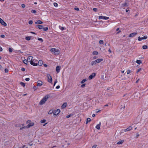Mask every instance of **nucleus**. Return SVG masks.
<instances>
[{
  "instance_id": "1",
  "label": "nucleus",
  "mask_w": 148,
  "mask_h": 148,
  "mask_svg": "<svg viewBox=\"0 0 148 148\" xmlns=\"http://www.w3.org/2000/svg\"><path fill=\"white\" fill-rule=\"evenodd\" d=\"M49 97V96L48 95H45L40 101L39 104L40 105H42L44 104L47 101Z\"/></svg>"
},
{
  "instance_id": "2",
  "label": "nucleus",
  "mask_w": 148,
  "mask_h": 148,
  "mask_svg": "<svg viewBox=\"0 0 148 148\" xmlns=\"http://www.w3.org/2000/svg\"><path fill=\"white\" fill-rule=\"evenodd\" d=\"M47 81L48 82L50 83H51L52 81V79L51 76L49 74H48L47 75Z\"/></svg>"
},
{
  "instance_id": "3",
  "label": "nucleus",
  "mask_w": 148,
  "mask_h": 148,
  "mask_svg": "<svg viewBox=\"0 0 148 148\" xmlns=\"http://www.w3.org/2000/svg\"><path fill=\"white\" fill-rule=\"evenodd\" d=\"M60 110L59 109H57V110H55L53 111V115L55 116H57L58 114L60 113Z\"/></svg>"
},
{
  "instance_id": "4",
  "label": "nucleus",
  "mask_w": 148,
  "mask_h": 148,
  "mask_svg": "<svg viewBox=\"0 0 148 148\" xmlns=\"http://www.w3.org/2000/svg\"><path fill=\"white\" fill-rule=\"evenodd\" d=\"M109 19V17H106L105 16H99V19H104L105 20H108Z\"/></svg>"
},
{
  "instance_id": "5",
  "label": "nucleus",
  "mask_w": 148,
  "mask_h": 148,
  "mask_svg": "<svg viewBox=\"0 0 148 148\" xmlns=\"http://www.w3.org/2000/svg\"><path fill=\"white\" fill-rule=\"evenodd\" d=\"M147 38V36H145L143 37L140 38V36L138 38V40L139 41H141L143 40L146 39Z\"/></svg>"
},
{
  "instance_id": "6",
  "label": "nucleus",
  "mask_w": 148,
  "mask_h": 148,
  "mask_svg": "<svg viewBox=\"0 0 148 148\" xmlns=\"http://www.w3.org/2000/svg\"><path fill=\"white\" fill-rule=\"evenodd\" d=\"M96 75V73H92L91 75H90L89 77H88V79L89 80H90L92 79L93 77H94Z\"/></svg>"
},
{
  "instance_id": "7",
  "label": "nucleus",
  "mask_w": 148,
  "mask_h": 148,
  "mask_svg": "<svg viewBox=\"0 0 148 148\" xmlns=\"http://www.w3.org/2000/svg\"><path fill=\"white\" fill-rule=\"evenodd\" d=\"M0 23L1 24L4 26L7 25V24L4 21L0 18Z\"/></svg>"
},
{
  "instance_id": "8",
  "label": "nucleus",
  "mask_w": 148,
  "mask_h": 148,
  "mask_svg": "<svg viewBox=\"0 0 148 148\" xmlns=\"http://www.w3.org/2000/svg\"><path fill=\"white\" fill-rule=\"evenodd\" d=\"M137 34V32H134L130 34L129 36V37H133L135 36Z\"/></svg>"
},
{
  "instance_id": "9",
  "label": "nucleus",
  "mask_w": 148,
  "mask_h": 148,
  "mask_svg": "<svg viewBox=\"0 0 148 148\" xmlns=\"http://www.w3.org/2000/svg\"><path fill=\"white\" fill-rule=\"evenodd\" d=\"M34 123H30L27 125L26 126V128H29L31 126H33L34 125Z\"/></svg>"
},
{
  "instance_id": "10",
  "label": "nucleus",
  "mask_w": 148,
  "mask_h": 148,
  "mask_svg": "<svg viewBox=\"0 0 148 148\" xmlns=\"http://www.w3.org/2000/svg\"><path fill=\"white\" fill-rule=\"evenodd\" d=\"M42 85V82L40 80H38L37 83V85L38 86H40Z\"/></svg>"
},
{
  "instance_id": "11",
  "label": "nucleus",
  "mask_w": 148,
  "mask_h": 148,
  "mask_svg": "<svg viewBox=\"0 0 148 148\" xmlns=\"http://www.w3.org/2000/svg\"><path fill=\"white\" fill-rule=\"evenodd\" d=\"M61 68V66H58L56 68V71L57 73H59L60 71V70Z\"/></svg>"
},
{
  "instance_id": "12",
  "label": "nucleus",
  "mask_w": 148,
  "mask_h": 148,
  "mask_svg": "<svg viewBox=\"0 0 148 148\" xmlns=\"http://www.w3.org/2000/svg\"><path fill=\"white\" fill-rule=\"evenodd\" d=\"M132 127L131 126H129L128 128L124 130V131L125 132L130 131L132 129Z\"/></svg>"
},
{
  "instance_id": "13",
  "label": "nucleus",
  "mask_w": 148,
  "mask_h": 148,
  "mask_svg": "<svg viewBox=\"0 0 148 148\" xmlns=\"http://www.w3.org/2000/svg\"><path fill=\"white\" fill-rule=\"evenodd\" d=\"M33 58V57L31 56H28L27 58V60L28 62H30L32 60V59Z\"/></svg>"
},
{
  "instance_id": "14",
  "label": "nucleus",
  "mask_w": 148,
  "mask_h": 148,
  "mask_svg": "<svg viewBox=\"0 0 148 148\" xmlns=\"http://www.w3.org/2000/svg\"><path fill=\"white\" fill-rule=\"evenodd\" d=\"M30 63L31 65H33L34 66H37L38 65V64L37 63H35L33 62V61H31L30 62Z\"/></svg>"
},
{
  "instance_id": "15",
  "label": "nucleus",
  "mask_w": 148,
  "mask_h": 148,
  "mask_svg": "<svg viewBox=\"0 0 148 148\" xmlns=\"http://www.w3.org/2000/svg\"><path fill=\"white\" fill-rule=\"evenodd\" d=\"M121 5H122V6L123 7H127L128 6V5L127 4V3H122Z\"/></svg>"
},
{
  "instance_id": "16",
  "label": "nucleus",
  "mask_w": 148,
  "mask_h": 148,
  "mask_svg": "<svg viewBox=\"0 0 148 148\" xmlns=\"http://www.w3.org/2000/svg\"><path fill=\"white\" fill-rule=\"evenodd\" d=\"M97 63L96 62V60H95V61H92V62H91V63H90V65L92 66H93V65L96 64Z\"/></svg>"
},
{
  "instance_id": "17",
  "label": "nucleus",
  "mask_w": 148,
  "mask_h": 148,
  "mask_svg": "<svg viewBox=\"0 0 148 148\" xmlns=\"http://www.w3.org/2000/svg\"><path fill=\"white\" fill-rule=\"evenodd\" d=\"M43 23V22L40 20H38L37 22H35L36 24H41Z\"/></svg>"
},
{
  "instance_id": "18",
  "label": "nucleus",
  "mask_w": 148,
  "mask_h": 148,
  "mask_svg": "<svg viewBox=\"0 0 148 148\" xmlns=\"http://www.w3.org/2000/svg\"><path fill=\"white\" fill-rule=\"evenodd\" d=\"M101 123L100 122L99 123L97 124L96 126V128L98 130H99L100 127Z\"/></svg>"
},
{
  "instance_id": "19",
  "label": "nucleus",
  "mask_w": 148,
  "mask_h": 148,
  "mask_svg": "<svg viewBox=\"0 0 148 148\" xmlns=\"http://www.w3.org/2000/svg\"><path fill=\"white\" fill-rule=\"evenodd\" d=\"M37 64L39 66H41L43 62L41 60H39Z\"/></svg>"
},
{
  "instance_id": "20",
  "label": "nucleus",
  "mask_w": 148,
  "mask_h": 148,
  "mask_svg": "<svg viewBox=\"0 0 148 148\" xmlns=\"http://www.w3.org/2000/svg\"><path fill=\"white\" fill-rule=\"evenodd\" d=\"M103 59L102 58H101L100 59H97L96 60V62L97 63H99L103 61Z\"/></svg>"
},
{
  "instance_id": "21",
  "label": "nucleus",
  "mask_w": 148,
  "mask_h": 148,
  "mask_svg": "<svg viewBox=\"0 0 148 148\" xmlns=\"http://www.w3.org/2000/svg\"><path fill=\"white\" fill-rule=\"evenodd\" d=\"M54 53L56 55H58L60 53V51L57 49Z\"/></svg>"
},
{
  "instance_id": "22",
  "label": "nucleus",
  "mask_w": 148,
  "mask_h": 148,
  "mask_svg": "<svg viewBox=\"0 0 148 148\" xmlns=\"http://www.w3.org/2000/svg\"><path fill=\"white\" fill-rule=\"evenodd\" d=\"M31 37V36H27L25 37V39L26 40L29 41L30 40Z\"/></svg>"
},
{
  "instance_id": "23",
  "label": "nucleus",
  "mask_w": 148,
  "mask_h": 148,
  "mask_svg": "<svg viewBox=\"0 0 148 148\" xmlns=\"http://www.w3.org/2000/svg\"><path fill=\"white\" fill-rule=\"evenodd\" d=\"M66 103H64L62 105V108H65L66 106Z\"/></svg>"
},
{
  "instance_id": "24",
  "label": "nucleus",
  "mask_w": 148,
  "mask_h": 148,
  "mask_svg": "<svg viewBox=\"0 0 148 148\" xmlns=\"http://www.w3.org/2000/svg\"><path fill=\"white\" fill-rule=\"evenodd\" d=\"M124 142L123 140H121L117 142V144L119 145L121 144Z\"/></svg>"
},
{
  "instance_id": "25",
  "label": "nucleus",
  "mask_w": 148,
  "mask_h": 148,
  "mask_svg": "<svg viewBox=\"0 0 148 148\" xmlns=\"http://www.w3.org/2000/svg\"><path fill=\"white\" fill-rule=\"evenodd\" d=\"M44 31H46L48 29V28L47 27H43L42 29Z\"/></svg>"
},
{
  "instance_id": "26",
  "label": "nucleus",
  "mask_w": 148,
  "mask_h": 148,
  "mask_svg": "<svg viewBox=\"0 0 148 148\" xmlns=\"http://www.w3.org/2000/svg\"><path fill=\"white\" fill-rule=\"evenodd\" d=\"M98 54V53L97 51H94L92 52L93 55H97Z\"/></svg>"
},
{
  "instance_id": "27",
  "label": "nucleus",
  "mask_w": 148,
  "mask_h": 148,
  "mask_svg": "<svg viewBox=\"0 0 148 148\" xmlns=\"http://www.w3.org/2000/svg\"><path fill=\"white\" fill-rule=\"evenodd\" d=\"M136 62L137 64H140L142 63V61L141 60H137L136 61Z\"/></svg>"
},
{
  "instance_id": "28",
  "label": "nucleus",
  "mask_w": 148,
  "mask_h": 148,
  "mask_svg": "<svg viewBox=\"0 0 148 148\" xmlns=\"http://www.w3.org/2000/svg\"><path fill=\"white\" fill-rule=\"evenodd\" d=\"M91 121V119L90 118H88L87 119L86 121V124H87L88 122H90Z\"/></svg>"
},
{
  "instance_id": "29",
  "label": "nucleus",
  "mask_w": 148,
  "mask_h": 148,
  "mask_svg": "<svg viewBox=\"0 0 148 148\" xmlns=\"http://www.w3.org/2000/svg\"><path fill=\"white\" fill-rule=\"evenodd\" d=\"M38 40L39 41H40V42L41 43L43 41V39L42 38H38Z\"/></svg>"
},
{
  "instance_id": "30",
  "label": "nucleus",
  "mask_w": 148,
  "mask_h": 148,
  "mask_svg": "<svg viewBox=\"0 0 148 148\" xmlns=\"http://www.w3.org/2000/svg\"><path fill=\"white\" fill-rule=\"evenodd\" d=\"M56 48H52L51 49V51L52 52H54V53L56 51Z\"/></svg>"
},
{
  "instance_id": "31",
  "label": "nucleus",
  "mask_w": 148,
  "mask_h": 148,
  "mask_svg": "<svg viewBox=\"0 0 148 148\" xmlns=\"http://www.w3.org/2000/svg\"><path fill=\"white\" fill-rule=\"evenodd\" d=\"M23 62L24 64H26V65H27V63L28 62L27 60L25 59L23 61Z\"/></svg>"
},
{
  "instance_id": "32",
  "label": "nucleus",
  "mask_w": 148,
  "mask_h": 148,
  "mask_svg": "<svg viewBox=\"0 0 148 148\" xmlns=\"http://www.w3.org/2000/svg\"><path fill=\"white\" fill-rule=\"evenodd\" d=\"M148 47L146 45H144L143 46V49H147Z\"/></svg>"
},
{
  "instance_id": "33",
  "label": "nucleus",
  "mask_w": 148,
  "mask_h": 148,
  "mask_svg": "<svg viewBox=\"0 0 148 148\" xmlns=\"http://www.w3.org/2000/svg\"><path fill=\"white\" fill-rule=\"evenodd\" d=\"M20 84L23 87L25 86V84L23 82H21Z\"/></svg>"
},
{
  "instance_id": "34",
  "label": "nucleus",
  "mask_w": 148,
  "mask_h": 148,
  "mask_svg": "<svg viewBox=\"0 0 148 148\" xmlns=\"http://www.w3.org/2000/svg\"><path fill=\"white\" fill-rule=\"evenodd\" d=\"M87 81L86 79H84L81 82V83L82 84H84L86 81Z\"/></svg>"
},
{
  "instance_id": "35",
  "label": "nucleus",
  "mask_w": 148,
  "mask_h": 148,
  "mask_svg": "<svg viewBox=\"0 0 148 148\" xmlns=\"http://www.w3.org/2000/svg\"><path fill=\"white\" fill-rule=\"evenodd\" d=\"M59 28L62 30H64V29H65V27H62L61 26H59Z\"/></svg>"
},
{
  "instance_id": "36",
  "label": "nucleus",
  "mask_w": 148,
  "mask_h": 148,
  "mask_svg": "<svg viewBox=\"0 0 148 148\" xmlns=\"http://www.w3.org/2000/svg\"><path fill=\"white\" fill-rule=\"evenodd\" d=\"M53 111L51 110L48 112V114H51L52 113H53Z\"/></svg>"
},
{
  "instance_id": "37",
  "label": "nucleus",
  "mask_w": 148,
  "mask_h": 148,
  "mask_svg": "<svg viewBox=\"0 0 148 148\" xmlns=\"http://www.w3.org/2000/svg\"><path fill=\"white\" fill-rule=\"evenodd\" d=\"M43 27V26L42 25H39V26H38V29H39L41 30L42 29Z\"/></svg>"
},
{
  "instance_id": "38",
  "label": "nucleus",
  "mask_w": 148,
  "mask_h": 148,
  "mask_svg": "<svg viewBox=\"0 0 148 148\" xmlns=\"http://www.w3.org/2000/svg\"><path fill=\"white\" fill-rule=\"evenodd\" d=\"M54 6L56 7H57L58 6V3H56L55 2L53 3Z\"/></svg>"
},
{
  "instance_id": "39",
  "label": "nucleus",
  "mask_w": 148,
  "mask_h": 148,
  "mask_svg": "<svg viewBox=\"0 0 148 148\" xmlns=\"http://www.w3.org/2000/svg\"><path fill=\"white\" fill-rule=\"evenodd\" d=\"M31 12L32 13H33L34 14H36V13L37 12L36 10H32L31 11Z\"/></svg>"
},
{
  "instance_id": "40",
  "label": "nucleus",
  "mask_w": 148,
  "mask_h": 148,
  "mask_svg": "<svg viewBox=\"0 0 148 148\" xmlns=\"http://www.w3.org/2000/svg\"><path fill=\"white\" fill-rule=\"evenodd\" d=\"M46 121V120L45 119H43L40 122L41 123H44Z\"/></svg>"
},
{
  "instance_id": "41",
  "label": "nucleus",
  "mask_w": 148,
  "mask_h": 148,
  "mask_svg": "<svg viewBox=\"0 0 148 148\" xmlns=\"http://www.w3.org/2000/svg\"><path fill=\"white\" fill-rule=\"evenodd\" d=\"M8 50L9 52L10 53H11L12 52V49L11 48H9Z\"/></svg>"
},
{
  "instance_id": "42",
  "label": "nucleus",
  "mask_w": 148,
  "mask_h": 148,
  "mask_svg": "<svg viewBox=\"0 0 148 148\" xmlns=\"http://www.w3.org/2000/svg\"><path fill=\"white\" fill-rule=\"evenodd\" d=\"M103 41L102 40H100L99 41V43L100 44H102L103 43Z\"/></svg>"
},
{
  "instance_id": "43",
  "label": "nucleus",
  "mask_w": 148,
  "mask_h": 148,
  "mask_svg": "<svg viewBox=\"0 0 148 148\" xmlns=\"http://www.w3.org/2000/svg\"><path fill=\"white\" fill-rule=\"evenodd\" d=\"M141 70V68H139L137 71L136 73H138L139 71H140Z\"/></svg>"
},
{
  "instance_id": "44",
  "label": "nucleus",
  "mask_w": 148,
  "mask_h": 148,
  "mask_svg": "<svg viewBox=\"0 0 148 148\" xmlns=\"http://www.w3.org/2000/svg\"><path fill=\"white\" fill-rule=\"evenodd\" d=\"M29 24L30 25H31L33 23V21L32 20H30L29 21Z\"/></svg>"
},
{
  "instance_id": "45",
  "label": "nucleus",
  "mask_w": 148,
  "mask_h": 148,
  "mask_svg": "<svg viewBox=\"0 0 148 148\" xmlns=\"http://www.w3.org/2000/svg\"><path fill=\"white\" fill-rule=\"evenodd\" d=\"M25 128H26V126H24L23 127H21V128H20V130H22Z\"/></svg>"
},
{
  "instance_id": "46",
  "label": "nucleus",
  "mask_w": 148,
  "mask_h": 148,
  "mask_svg": "<svg viewBox=\"0 0 148 148\" xmlns=\"http://www.w3.org/2000/svg\"><path fill=\"white\" fill-rule=\"evenodd\" d=\"M131 72V71L130 70H128L127 72V74H129Z\"/></svg>"
},
{
  "instance_id": "47",
  "label": "nucleus",
  "mask_w": 148,
  "mask_h": 148,
  "mask_svg": "<svg viewBox=\"0 0 148 148\" xmlns=\"http://www.w3.org/2000/svg\"><path fill=\"white\" fill-rule=\"evenodd\" d=\"M93 10L95 12H97V9L95 8H93Z\"/></svg>"
},
{
  "instance_id": "48",
  "label": "nucleus",
  "mask_w": 148,
  "mask_h": 148,
  "mask_svg": "<svg viewBox=\"0 0 148 148\" xmlns=\"http://www.w3.org/2000/svg\"><path fill=\"white\" fill-rule=\"evenodd\" d=\"M5 73H8V69L5 68Z\"/></svg>"
},
{
  "instance_id": "49",
  "label": "nucleus",
  "mask_w": 148,
  "mask_h": 148,
  "mask_svg": "<svg viewBox=\"0 0 148 148\" xmlns=\"http://www.w3.org/2000/svg\"><path fill=\"white\" fill-rule=\"evenodd\" d=\"M33 89H34V90H36L37 88V87L36 86H34L33 87Z\"/></svg>"
},
{
  "instance_id": "50",
  "label": "nucleus",
  "mask_w": 148,
  "mask_h": 148,
  "mask_svg": "<svg viewBox=\"0 0 148 148\" xmlns=\"http://www.w3.org/2000/svg\"><path fill=\"white\" fill-rule=\"evenodd\" d=\"M86 85V84H82L81 85V86L82 88H84Z\"/></svg>"
},
{
  "instance_id": "51",
  "label": "nucleus",
  "mask_w": 148,
  "mask_h": 148,
  "mask_svg": "<svg viewBox=\"0 0 148 148\" xmlns=\"http://www.w3.org/2000/svg\"><path fill=\"white\" fill-rule=\"evenodd\" d=\"M25 81H29V80H30V79L29 78H26L25 79Z\"/></svg>"
},
{
  "instance_id": "52",
  "label": "nucleus",
  "mask_w": 148,
  "mask_h": 148,
  "mask_svg": "<svg viewBox=\"0 0 148 148\" xmlns=\"http://www.w3.org/2000/svg\"><path fill=\"white\" fill-rule=\"evenodd\" d=\"M74 10H77V11H79V9L78 8H74Z\"/></svg>"
},
{
  "instance_id": "53",
  "label": "nucleus",
  "mask_w": 148,
  "mask_h": 148,
  "mask_svg": "<svg viewBox=\"0 0 148 148\" xmlns=\"http://www.w3.org/2000/svg\"><path fill=\"white\" fill-rule=\"evenodd\" d=\"M21 6L23 8H24L25 7V5L24 4H22L21 5Z\"/></svg>"
},
{
  "instance_id": "54",
  "label": "nucleus",
  "mask_w": 148,
  "mask_h": 148,
  "mask_svg": "<svg viewBox=\"0 0 148 148\" xmlns=\"http://www.w3.org/2000/svg\"><path fill=\"white\" fill-rule=\"evenodd\" d=\"M31 122L30 120H28L26 121L27 123H29Z\"/></svg>"
},
{
  "instance_id": "55",
  "label": "nucleus",
  "mask_w": 148,
  "mask_h": 148,
  "mask_svg": "<svg viewBox=\"0 0 148 148\" xmlns=\"http://www.w3.org/2000/svg\"><path fill=\"white\" fill-rule=\"evenodd\" d=\"M2 38H4L5 37V36L4 35L2 34L0 36Z\"/></svg>"
},
{
  "instance_id": "56",
  "label": "nucleus",
  "mask_w": 148,
  "mask_h": 148,
  "mask_svg": "<svg viewBox=\"0 0 148 148\" xmlns=\"http://www.w3.org/2000/svg\"><path fill=\"white\" fill-rule=\"evenodd\" d=\"M96 147L97 145H94L92 146V148H96Z\"/></svg>"
},
{
  "instance_id": "57",
  "label": "nucleus",
  "mask_w": 148,
  "mask_h": 148,
  "mask_svg": "<svg viewBox=\"0 0 148 148\" xmlns=\"http://www.w3.org/2000/svg\"><path fill=\"white\" fill-rule=\"evenodd\" d=\"M70 117H71V115H68L66 116V118H68Z\"/></svg>"
},
{
  "instance_id": "58",
  "label": "nucleus",
  "mask_w": 148,
  "mask_h": 148,
  "mask_svg": "<svg viewBox=\"0 0 148 148\" xmlns=\"http://www.w3.org/2000/svg\"><path fill=\"white\" fill-rule=\"evenodd\" d=\"M21 70L22 71H24L25 70V69L24 68H23L21 69Z\"/></svg>"
},
{
  "instance_id": "59",
  "label": "nucleus",
  "mask_w": 148,
  "mask_h": 148,
  "mask_svg": "<svg viewBox=\"0 0 148 148\" xmlns=\"http://www.w3.org/2000/svg\"><path fill=\"white\" fill-rule=\"evenodd\" d=\"M60 88V86H59V85H58V86H57L56 87V89H59V88Z\"/></svg>"
},
{
  "instance_id": "60",
  "label": "nucleus",
  "mask_w": 148,
  "mask_h": 148,
  "mask_svg": "<svg viewBox=\"0 0 148 148\" xmlns=\"http://www.w3.org/2000/svg\"><path fill=\"white\" fill-rule=\"evenodd\" d=\"M139 136V134L138 133H137L136 134V138L137 137Z\"/></svg>"
},
{
  "instance_id": "61",
  "label": "nucleus",
  "mask_w": 148,
  "mask_h": 148,
  "mask_svg": "<svg viewBox=\"0 0 148 148\" xmlns=\"http://www.w3.org/2000/svg\"><path fill=\"white\" fill-rule=\"evenodd\" d=\"M3 50L2 48L0 46V51H2Z\"/></svg>"
},
{
  "instance_id": "62",
  "label": "nucleus",
  "mask_w": 148,
  "mask_h": 148,
  "mask_svg": "<svg viewBox=\"0 0 148 148\" xmlns=\"http://www.w3.org/2000/svg\"><path fill=\"white\" fill-rule=\"evenodd\" d=\"M108 51L110 53H111V50H110V48H109L108 50Z\"/></svg>"
},
{
  "instance_id": "63",
  "label": "nucleus",
  "mask_w": 148,
  "mask_h": 148,
  "mask_svg": "<svg viewBox=\"0 0 148 148\" xmlns=\"http://www.w3.org/2000/svg\"><path fill=\"white\" fill-rule=\"evenodd\" d=\"M44 65L45 67H47V65L46 64H44Z\"/></svg>"
},
{
  "instance_id": "64",
  "label": "nucleus",
  "mask_w": 148,
  "mask_h": 148,
  "mask_svg": "<svg viewBox=\"0 0 148 148\" xmlns=\"http://www.w3.org/2000/svg\"><path fill=\"white\" fill-rule=\"evenodd\" d=\"M39 26V25H36V28H38V26Z\"/></svg>"
}]
</instances>
